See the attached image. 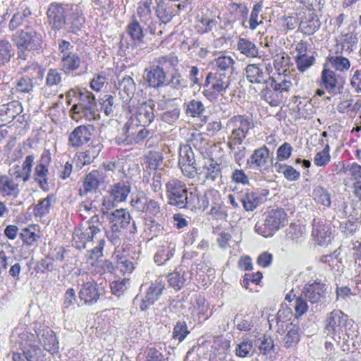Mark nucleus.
Listing matches in <instances>:
<instances>
[{
	"label": "nucleus",
	"mask_w": 361,
	"mask_h": 361,
	"mask_svg": "<svg viewBox=\"0 0 361 361\" xmlns=\"http://www.w3.org/2000/svg\"><path fill=\"white\" fill-rule=\"evenodd\" d=\"M131 190V185L128 181H119L111 185L107 194L117 203L126 202Z\"/></svg>",
	"instance_id": "obj_34"
},
{
	"label": "nucleus",
	"mask_w": 361,
	"mask_h": 361,
	"mask_svg": "<svg viewBox=\"0 0 361 361\" xmlns=\"http://www.w3.org/2000/svg\"><path fill=\"white\" fill-rule=\"evenodd\" d=\"M166 196L168 204L179 209H189L193 210V195H196L197 187L188 190L186 184L182 180L170 178L165 185Z\"/></svg>",
	"instance_id": "obj_3"
},
{
	"label": "nucleus",
	"mask_w": 361,
	"mask_h": 361,
	"mask_svg": "<svg viewBox=\"0 0 361 361\" xmlns=\"http://www.w3.org/2000/svg\"><path fill=\"white\" fill-rule=\"evenodd\" d=\"M235 63V61L233 58L229 55H226L225 53H221L214 60L217 71L219 72L224 71V73L230 71L231 73L233 71Z\"/></svg>",
	"instance_id": "obj_47"
},
{
	"label": "nucleus",
	"mask_w": 361,
	"mask_h": 361,
	"mask_svg": "<svg viewBox=\"0 0 361 361\" xmlns=\"http://www.w3.org/2000/svg\"><path fill=\"white\" fill-rule=\"evenodd\" d=\"M286 329L288 331L285 338V347L290 348L296 345L300 341V327L292 322L286 324Z\"/></svg>",
	"instance_id": "obj_46"
},
{
	"label": "nucleus",
	"mask_w": 361,
	"mask_h": 361,
	"mask_svg": "<svg viewBox=\"0 0 361 361\" xmlns=\"http://www.w3.org/2000/svg\"><path fill=\"white\" fill-rule=\"evenodd\" d=\"M13 40L18 49V59L27 60L31 51L42 47L43 37L39 25L17 31L13 36Z\"/></svg>",
	"instance_id": "obj_2"
},
{
	"label": "nucleus",
	"mask_w": 361,
	"mask_h": 361,
	"mask_svg": "<svg viewBox=\"0 0 361 361\" xmlns=\"http://www.w3.org/2000/svg\"><path fill=\"white\" fill-rule=\"evenodd\" d=\"M72 6L56 2L51 3L47 11L48 23L52 30L59 31L67 23L68 13Z\"/></svg>",
	"instance_id": "obj_13"
},
{
	"label": "nucleus",
	"mask_w": 361,
	"mask_h": 361,
	"mask_svg": "<svg viewBox=\"0 0 361 361\" xmlns=\"http://www.w3.org/2000/svg\"><path fill=\"white\" fill-rule=\"evenodd\" d=\"M51 160V152L49 150L44 151L40 157L39 163L36 165L33 178L38 183L43 190H48L47 176L49 173L48 166Z\"/></svg>",
	"instance_id": "obj_24"
},
{
	"label": "nucleus",
	"mask_w": 361,
	"mask_h": 361,
	"mask_svg": "<svg viewBox=\"0 0 361 361\" xmlns=\"http://www.w3.org/2000/svg\"><path fill=\"white\" fill-rule=\"evenodd\" d=\"M313 197L314 201L320 205L329 207L331 204V194L323 187H317L313 190Z\"/></svg>",
	"instance_id": "obj_51"
},
{
	"label": "nucleus",
	"mask_w": 361,
	"mask_h": 361,
	"mask_svg": "<svg viewBox=\"0 0 361 361\" xmlns=\"http://www.w3.org/2000/svg\"><path fill=\"white\" fill-rule=\"evenodd\" d=\"M176 244L169 236H166L160 241L157 251L154 255V262L158 265L166 263L173 255Z\"/></svg>",
	"instance_id": "obj_31"
},
{
	"label": "nucleus",
	"mask_w": 361,
	"mask_h": 361,
	"mask_svg": "<svg viewBox=\"0 0 361 361\" xmlns=\"http://www.w3.org/2000/svg\"><path fill=\"white\" fill-rule=\"evenodd\" d=\"M288 224V215L282 208L270 210L264 220L258 221L255 226V231L265 238L271 237L281 228Z\"/></svg>",
	"instance_id": "obj_6"
},
{
	"label": "nucleus",
	"mask_w": 361,
	"mask_h": 361,
	"mask_svg": "<svg viewBox=\"0 0 361 361\" xmlns=\"http://www.w3.org/2000/svg\"><path fill=\"white\" fill-rule=\"evenodd\" d=\"M104 216L110 228L124 231L130 224L131 215L126 209H117L111 212H104Z\"/></svg>",
	"instance_id": "obj_27"
},
{
	"label": "nucleus",
	"mask_w": 361,
	"mask_h": 361,
	"mask_svg": "<svg viewBox=\"0 0 361 361\" xmlns=\"http://www.w3.org/2000/svg\"><path fill=\"white\" fill-rule=\"evenodd\" d=\"M205 108L202 102L192 99L187 104L186 114L191 117H199L203 114Z\"/></svg>",
	"instance_id": "obj_56"
},
{
	"label": "nucleus",
	"mask_w": 361,
	"mask_h": 361,
	"mask_svg": "<svg viewBox=\"0 0 361 361\" xmlns=\"http://www.w3.org/2000/svg\"><path fill=\"white\" fill-rule=\"evenodd\" d=\"M152 0H142L138 3L137 16L138 21L146 26L145 32L151 35L156 34L157 22L154 21L152 11Z\"/></svg>",
	"instance_id": "obj_19"
},
{
	"label": "nucleus",
	"mask_w": 361,
	"mask_h": 361,
	"mask_svg": "<svg viewBox=\"0 0 361 361\" xmlns=\"http://www.w3.org/2000/svg\"><path fill=\"white\" fill-rule=\"evenodd\" d=\"M155 12L157 18L160 20V25L167 24L174 16L172 4L163 0H160L157 3Z\"/></svg>",
	"instance_id": "obj_41"
},
{
	"label": "nucleus",
	"mask_w": 361,
	"mask_h": 361,
	"mask_svg": "<svg viewBox=\"0 0 361 361\" xmlns=\"http://www.w3.org/2000/svg\"><path fill=\"white\" fill-rule=\"evenodd\" d=\"M156 102L149 99L137 104L135 109L130 110L132 116L139 123L140 126H147L152 123L157 116Z\"/></svg>",
	"instance_id": "obj_15"
},
{
	"label": "nucleus",
	"mask_w": 361,
	"mask_h": 361,
	"mask_svg": "<svg viewBox=\"0 0 361 361\" xmlns=\"http://www.w3.org/2000/svg\"><path fill=\"white\" fill-rule=\"evenodd\" d=\"M119 94L123 99L128 100L131 98L135 90V83L130 76H125L119 82Z\"/></svg>",
	"instance_id": "obj_43"
},
{
	"label": "nucleus",
	"mask_w": 361,
	"mask_h": 361,
	"mask_svg": "<svg viewBox=\"0 0 361 361\" xmlns=\"http://www.w3.org/2000/svg\"><path fill=\"white\" fill-rule=\"evenodd\" d=\"M165 288V283L158 279L149 285H142L140 293L134 298V303L139 302L138 306L141 311L147 310L161 297Z\"/></svg>",
	"instance_id": "obj_8"
},
{
	"label": "nucleus",
	"mask_w": 361,
	"mask_h": 361,
	"mask_svg": "<svg viewBox=\"0 0 361 361\" xmlns=\"http://www.w3.org/2000/svg\"><path fill=\"white\" fill-rule=\"evenodd\" d=\"M292 315V310L288 307H282L278 311L275 317V320L277 325L279 326V328L281 327V329L283 332H284V324L286 325V324H288L287 322L291 319Z\"/></svg>",
	"instance_id": "obj_57"
},
{
	"label": "nucleus",
	"mask_w": 361,
	"mask_h": 361,
	"mask_svg": "<svg viewBox=\"0 0 361 361\" xmlns=\"http://www.w3.org/2000/svg\"><path fill=\"white\" fill-rule=\"evenodd\" d=\"M74 46L66 40L59 41V50L61 53V71L66 75H71L77 71L81 64V59L74 52Z\"/></svg>",
	"instance_id": "obj_9"
},
{
	"label": "nucleus",
	"mask_w": 361,
	"mask_h": 361,
	"mask_svg": "<svg viewBox=\"0 0 361 361\" xmlns=\"http://www.w3.org/2000/svg\"><path fill=\"white\" fill-rule=\"evenodd\" d=\"M346 170L350 175V180L353 182V184L361 183V165L357 163H352L348 165Z\"/></svg>",
	"instance_id": "obj_64"
},
{
	"label": "nucleus",
	"mask_w": 361,
	"mask_h": 361,
	"mask_svg": "<svg viewBox=\"0 0 361 361\" xmlns=\"http://www.w3.org/2000/svg\"><path fill=\"white\" fill-rule=\"evenodd\" d=\"M200 175L204 178V181L212 183L221 176V169L220 164L213 159L204 162L200 170Z\"/></svg>",
	"instance_id": "obj_36"
},
{
	"label": "nucleus",
	"mask_w": 361,
	"mask_h": 361,
	"mask_svg": "<svg viewBox=\"0 0 361 361\" xmlns=\"http://www.w3.org/2000/svg\"><path fill=\"white\" fill-rule=\"evenodd\" d=\"M231 85L230 76L226 73H212V85L205 88L202 94L210 102L217 101L219 95L226 92Z\"/></svg>",
	"instance_id": "obj_14"
},
{
	"label": "nucleus",
	"mask_w": 361,
	"mask_h": 361,
	"mask_svg": "<svg viewBox=\"0 0 361 361\" xmlns=\"http://www.w3.org/2000/svg\"><path fill=\"white\" fill-rule=\"evenodd\" d=\"M269 79L271 80V87L276 92V97H274L272 93H265L264 94V99L271 106H277L282 102L284 94H288L293 87V82L290 77L281 75V74L276 78L269 77Z\"/></svg>",
	"instance_id": "obj_10"
},
{
	"label": "nucleus",
	"mask_w": 361,
	"mask_h": 361,
	"mask_svg": "<svg viewBox=\"0 0 361 361\" xmlns=\"http://www.w3.org/2000/svg\"><path fill=\"white\" fill-rule=\"evenodd\" d=\"M62 81L61 73L54 68H51L48 71L46 76V85L49 87L58 86Z\"/></svg>",
	"instance_id": "obj_62"
},
{
	"label": "nucleus",
	"mask_w": 361,
	"mask_h": 361,
	"mask_svg": "<svg viewBox=\"0 0 361 361\" xmlns=\"http://www.w3.org/2000/svg\"><path fill=\"white\" fill-rule=\"evenodd\" d=\"M326 289V285L321 281H309L302 288L301 293L311 304L318 305L324 300Z\"/></svg>",
	"instance_id": "obj_22"
},
{
	"label": "nucleus",
	"mask_w": 361,
	"mask_h": 361,
	"mask_svg": "<svg viewBox=\"0 0 361 361\" xmlns=\"http://www.w3.org/2000/svg\"><path fill=\"white\" fill-rule=\"evenodd\" d=\"M163 156L161 152L149 151L144 157V164L148 171H159V167L163 162Z\"/></svg>",
	"instance_id": "obj_42"
},
{
	"label": "nucleus",
	"mask_w": 361,
	"mask_h": 361,
	"mask_svg": "<svg viewBox=\"0 0 361 361\" xmlns=\"http://www.w3.org/2000/svg\"><path fill=\"white\" fill-rule=\"evenodd\" d=\"M156 113L162 121L171 125L179 118L180 110L166 100H160L157 102Z\"/></svg>",
	"instance_id": "obj_29"
},
{
	"label": "nucleus",
	"mask_w": 361,
	"mask_h": 361,
	"mask_svg": "<svg viewBox=\"0 0 361 361\" xmlns=\"http://www.w3.org/2000/svg\"><path fill=\"white\" fill-rule=\"evenodd\" d=\"M245 76L247 80L252 84L267 83L268 73L264 71L261 64H248L245 68Z\"/></svg>",
	"instance_id": "obj_35"
},
{
	"label": "nucleus",
	"mask_w": 361,
	"mask_h": 361,
	"mask_svg": "<svg viewBox=\"0 0 361 361\" xmlns=\"http://www.w3.org/2000/svg\"><path fill=\"white\" fill-rule=\"evenodd\" d=\"M101 233V229L99 226H82L75 229L73 234V241L75 247L81 249L86 247V244L91 243L94 238H97V235Z\"/></svg>",
	"instance_id": "obj_21"
},
{
	"label": "nucleus",
	"mask_w": 361,
	"mask_h": 361,
	"mask_svg": "<svg viewBox=\"0 0 361 361\" xmlns=\"http://www.w3.org/2000/svg\"><path fill=\"white\" fill-rule=\"evenodd\" d=\"M167 85L173 91H179L188 87V82L183 78L178 69H176L166 81V86Z\"/></svg>",
	"instance_id": "obj_49"
},
{
	"label": "nucleus",
	"mask_w": 361,
	"mask_h": 361,
	"mask_svg": "<svg viewBox=\"0 0 361 361\" xmlns=\"http://www.w3.org/2000/svg\"><path fill=\"white\" fill-rule=\"evenodd\" d=\"M144 78L149 87L152 88L162 87L166 84V73L159 64L146 68Z\"/></svg>",
	"instance_id": "obj_30"
},
{
	"label": "nucleus",
	"mask_w": 361,
	"mask_h": 361,
	"mask_svg": "<svg viewBox=\"0 0 361 361\" xmlns=\"http://www.w3.org/2000/svg\"><path fill=\"white\" fill-rule=\"evenodd\" d=\"M20 26L23 27V29L39 26L30 8L23 4L20 5L9 22V28L11 30H14Z\"/></svg>",
	"instance_id": "obj_16"
},
{
	"label": "nucleus",
	"mask_w": 361,
	"mask_h": 361,
	"mask_svg": "<svg viewBox=\"0 0 361 361\" xmlns=\"http://www.w3.org/2000/svg\"><path fill=\"white\" fill-rule=\"evenodd\" d=\"M132 18V21L127 26V32L133 41L140 42L144 38L145 30L135 16Z\"/></svg>",
	"instance_id": "obj_45"
},
{
	"label": "nucleus",
	"mask_w": 361,
	"mask_h": 361,
	"mask_svg": "<svg viewBox=\"0 0 361 361\" xmlns=\"http://www.w3.org/2000/svg\"><path fill=\"white\" fill-rule=\"evenodd\" d=\"M53 200V195H49L47 197L41 200L34 207V215L35 216L42 217L48 214L52 205Z\"/></svg>",
	"instance_id": "obj_50"
},
{
	"label": "nucleus",
	"mask_w": 361,
	"mask_h": 361,
	"mask_svg": "<svg viewBox=\"0 0 361 361\" xmlns=\"http://www.w3.org/2000/svg\"><path fill=\"white\" fill-rule=\"evenodd\" d=\"M238 50L247 57L255 58L259 51L255 44L245 38H240L237 44Z\"/></svg>",
	"instance_id": "obj_44"
},
{
	"label": "nucleus",
	"mask_w": 361,
	"mask_h": 361,
	"mask_svg": "<svg viewBox=\"0 0 361 361\" xmlns=\"http://www.w3.org/2000/svg\"><path fill=\"white\" fill-rule=\"evenodd\" d=\"M101 108L108 116H114L117 112V104L115 98L111 95H104L102 99Z\"/></svg>",
	"instance_id": "obj_54"
},
{
	"label": "nucleus",
	"mask_w": 361,
	"mask_h": 361,
	"mask_svg": "<svg viewBox=\"0 0 361 361\" xmlns=\"http://www.w3.org/2000/svg\"><path fill=\"white\" fill-rule=\"evenodd\" d=\"M103 287H99L94 281L84 282L80 287L78 295L85 305L96 304L103 294Z\"/></svg>",
	"instance_id": "obj_23"
},
{
	"label": "nucleus",
	"mask_w": 361,
	"mask_h": 361,
	"mask_svg": "<svg viewBox=\"0 0 361 361\" xmlns=\"http://www.w3.org/2000/svg\"><path fill=\"white\" fill-rule=\"evenodd\" d=\"M269 194V192L267 189L256 190H247L241 192L239 199L245 210L252 212L265 200L266 197Z\"/></svg>",
	"instance_id": "obj_20"
},
{
	"label": "nucleus",
	"mask_w": 361,
	"mask_h": 361,
	"mask_svg": "<svg viewBox=\"0 0 361 361\" xmlns=\"http://www.w3.org/2000/svg\"><path fill=\"white\" fill-rule=\"evenodd\" d=\"M167 277L169 286L176 290H180L187 281V274L181 269L174 271L169 274Z\"/></svg>",
	"instance_id": "obj_48"
},
{
	"label": "nucleus",
	"mask_w": 361,
	"mask_h": 361,
	"mask_svg": "<svg viewBox=\"0 0 361 361\" xmlns=\"http://www.w3.org/2000/svg\"><path fill=\"white\" fill-rule=\"evenodd\" d=\"M157 62L161 67L167 68L169 66V67L173 68L175 71L176 69H178L177 67L179 63V60L177 56H176L174 54H170L166 56L159 57Z\"/></svg>",
	"instance_id": "obj_63"
},
{
	"label": "nucleus",
	"mask_w": 361,
	"mask_h": 361,
	"mask_svg": "<svg viewBox=\"0 0 361 361\" xmlns=\"http://www.w3.org/2000/svg\"><path fill=\"white\" fill-rule=\"evenodd\" d=\"M178 164V165H193L197 164L195 158V154L191 147L188 145H184L180 147Z\"/></svg>",
	"instance_id": "obj_52"
},
{
	"label": "nucleus",
	"mask_w": 361,
	"mask_h": 361,
	"mask_svg": "<svg viewBox=\"0 0 361 361\" xmlns=\"http://www.w3.org/2000/svg\"><path fill=\"white\" fill-rule=\"evenodd\" d=\"M252 348V341L248 338H243L236 346L235 355L241 358H245L249 355Z\"/></svg>",
	"instance_id": "obj_60"
},
{
	"label": "nucleus",
	"mask_w": 361,
	"mask_h": 361,
	"mask_svg": "<svg viewBox=\"0 0 361 361\" xmlns=\"http://www.w3.org/2000/svg\"><path fill=\"white\" fill-rule=\"evenodd\" d=\"M348 322V317L339 310L330 312L325 321V331L336 341H339L341 334L345 329Z\"/></svg>",
	"instance_id": "obj_11"
},
{
	"label": "nucleus",
	"mask_w": 361,
	"mask_h": 361,
	"mask_svg": "<svg viewBox=\"0 0 361 361\" xmlns=\"http://www.w3.org/2000/svg\"><path fill=\"white\" fill-rule=\"evenodd\" d=\"M103 145L99 140H93L88 145L87 149L85 152L77 153L75 156L74 161L76 167L82 169L85 165L90 164L98 157Z\"/></svg>",
	"instance_id": "obj_26"
},
{
	"label": "nucleus",
	"mask_w": 361,
	"mask_h": 361,
	"mask_svg": "<svg viewBox=\"0 0 361 361\" xmlns=\"http://www.w3.org/2000/svg\"><path fill=\"white\" fill-rule=\"evenodd\" d=\"M270 152L265 146L255 149L250 158L247 160V165L252 169L260 171L267 169V164L269 160Z\"/></svg>",
	"instance_id": "obj_32"
},
{
	"label": "nucleus",
	"mask_w": 361,
	"mask_h": 361,
	"mask_svg": "<svg viewBox=\"0 0 361 361\" xmlns=\"http://www.w3.org/2000/svg\"><path fill=\"white\" fill-rule=\"evenodd\" d=\"M33 330L35 334L27 328H18L13 331L11 341L18 345L21 350V353H13V361H42V350L38 343L51 354L58 352L59 341L50 327L44 324L36 323Z\"/></svg>",
	"instance_id": "obj_1"
},
{
	"label": "nucleus",
	"mask_w": 361,
	"mask_h": 361,
	"mask_svg": "<svg viewBox=\"0 0 361 361\" xmlns=\"http://www.w3.org/2000/svg\"><path fill=\"white\" fill-rule=\"evenodd\" d=\"M13 54L11 44L7 40H0V65L8 63Z\"/></svg>",
	"instance_id": "obj_55"
},
{
	"label": "nucleus",
	"mask_w": 361,
	"mask_h": 361,
	"mask_svg": "<svg viewBox=\"0 0 361 361\" xmlns=\"http://www.w3.org/2000/svg\"><path fill=\"white\" fill-rule=\"evenodd\" d=\"M130 205L145 221L158 219L162 215L161 204L144 193L133 195Z\"/></svg>",
	"instance_id": "obj_7"
},
{
	"label": "nucleus",
	"mask_w": 361,
	"mask_h": 361,
	"mask_svg": "<svg viewBox=\"0 0 361 361\" xmlns=\"http://www.w3.org/2000/svg\"><path fill=\"white\" fill-rule=\"evenodd\" d=\"M94 131L92 125H81L76 127L69 135V145L73 147H80L91 140Z\"/></svg>",
	"instance_id": "obj_28"
},
{
	"label": "nucleus",
	"mask_w": 361,
	"mask_h": 361,
	"mask_svg": "<svg viewBox=\"0 0 361 361\" xmlns=\"http://www.w3.org/2000/svg\"><path fill=\"white\" fill-rule=\"evenodd\" d=\"M30 76L19 79L16 85V91L20 93H30L33 89V80L43 78V70L37 64L32 63L27 70Z\"/></svg>",
	"instance_id": "obj_25"
},
{
	"label": "nucleus",
	"mask_w": 361,
	"mask_h": 361,
	"mask_svg": "<svg viewBox=\"0 0 361 361\" xmlns=\"http://www.w3.org/2000/svg\"><path fill=\"white\" fill-rule=\"evenodd\" d=\"M227 126L231 128V133L228 137L227 145L231 151L242 145L247 137L249 130L254 127L252 119L245 115H237L231 118L227 122Z\"/></svg>",
	"instance_id": "obj_5"
},
{
	"label": "nucleus",
	"mask_w": 361,
	"mask_h": 361,
	"mask_svg": "<svg viewBox=\"0 0 361 361\" xmlns=\"http://www.w3.org/2000/svg\"><path fill=\"white\" fill-rule=\"evenodd\" d=\"M102 183V176L99 171L94 170L86 175L83 188L85 194L88 192H94L99 188Z\"/></svg>",
	"instance_id": "obj_40"
},
{
	"label": "nucleus",
	"mask_w": 361,
	"mask_h": 361,
	"mask_svg": "<svg viewBox=\"0 0 361 361\" xmlns=\"http://www.w3.org/2000/svg\"><path fill=\"white\" fill-rule=\"evenodd\" d=\"M312 235L319 245H326L331 243V227L326 219L315 217L312 220Z\"/></svg>",
	"instance_id": "obj_18"
},
{
	"label": "nucleus",
	"mask_w": 361,
	"mask_h": 361,
	"mask_svg": "<svg viewBox=\"0 0 361 361\" xmlns=\"http://www.w3.org/2000/svg\"><path fill=\"white\" fill-rule=\"evenodd\" d=\"M34 160L33 155H27L21 166L14 164L10 167V169L25 183L31 177Z\"/></svg>",
	"instance_id": "obj_37"
},
{
	"label": "nucleus",
	"mask_w": 361,
	"mask_h": 361,
	"mask_svg": "<svg viewBox=\"0 0 361 361\" xmlns=\"http://www.w3.org/2000/svg\"><path fill=\"white\" fill-rule=\"evenodd\" d=\"M193 210H205L209 205H222L221 195L218 190L214 189L207 190L203 195H200L197 188L196 195H193L192 201Z\"/></svg>",
	"instance_id": "obj_17"
},
{
	"label": "nucleus",
	"mask_w": 361,
	"mask_h": 361,
	"mask_svg": "<svg viewBox=\"0 0 361 361\" xmlns=\"http://www.w3.org/2000/svg\"><path fill=\"white\" fill-rule=\"evenodd\" d=\"M329 151V145H326L322 151L316 153L314 157V163L317 166H326L330 161L331 156Z\"/></svg>",
	"instance_id": "obj_61"
},
{
	"label": "nucleus",
	"mask_w": 361,
	"mask_h": 361,
	"mask_svg": "<svg viewBox=\"0 0 361 361\" xmlns=\"http://www.w3.org/2000/svg\"><path fill=\"white\" fill-rule=\"evenodd\" d=\"M321 80L322 86L331 94H336L340 91L338 78L334 71L324 68L322 72Z\"/></svg>",
	"instance_id": "obj_38"
},
{
	"label": "nucleus",
	"mask_w": 361,
	"mask_h": 361,
	"mask_svg": "<svg viewBox=\"0 0 361 361\" xmlns=\"http://www.w3.org/2000/svg\"><path fill=\"white\" fill-rule=\"evenodd\" d=\"M139 126H140L139 123L131 117L123 127L121 133L116 136V142L118 145H131L135 142Z\"/></svg>",
	"instance_id": "obj_33"
},
{
	"label": "nucleus",
	"mask_w": 361,
	"mask_h": 361,
	"mask_svg": "<svg viewBox=\"0 0 361 361\" xmlns=\"http://www.w3.org/2000/svg\"><path fill=\"white\" fill-rule=\"evenodd\" d=\"M85 22V18L82 11L76 6L75 8L72 7V10L68 13L67 23L70 24L71 31L76 33L83 27Z\"/></svg>",
	"instance_id": "obj_39"
},
{
	"label": "nucleus",
	"mask_w": 361,
	"mask_h": 361,
	"mask_svg": "<svg viewBox=\"0 0 361 361\" xmlns=\"http://www.w3.org/2000/svg\"><path fill=\"white\" fill-rule=\"evenodd\" d=\"M25 183L9 169L0 175V195L4 198H17Z\"/></svg>",
	"instance_id": "obj_12"
},
{
	"label": "nucleus",
	"mask_w": 361,
	"mask_h": 361,
	"mask_svg": "<svg viewBox=\"0 0 361 361\" xmlns=\"http://www.w3.org/2000/svg\"><path fill=\"white\" fill-rule=\"evenodd\" d=\"M129 279H123L121 280L114 281L111 283L110 288L112 295L119 298L122 296L128 289L129 285Z\"/></svg>",
	"instance_id": "obj_59"
},
{
	"label": "nucleus",
	"mask_w": 361,
	"mask_h": 361,
	"mask_svg": "<svg viewBox=\"0 0 361 361\" xmlns=\"http://www.w3.org/2000/svg\"><path fill=\"white\" fill-rule=\"evenodd\" d=\"M321 23L317 16H312L308 19L302 20L300 23L301 31L307 35H312L320 27Z\"/></svg>",
	"instance_id": "obj_53"
},
{
	"label": "nucleus",
	"mask_w": 361,
	"mask_h": 361,
	"mask_svg": "<svg viewBox=\"0 0 361 361\" xmlns=\"http://www.w3.org/2000/svg\"><path fill=\"white\" fill-rule=\"evenodd\" d=\"M190 334L188 326L185 322H177L175 324L172 338L175 340H178L180 343L183 341L187 336Z\"/></svg>",
	"instance_id": "obj_58"
},
{
	"label": "nucleus",
	"mask_w": 361,
	"mask_h": 361,
	"mask_svg": "<svg viewBox=\"0 0 361 361\" xmlns=\"http://www.w3.org/2000/svg\"><path fill=\"white\" fill-rule=\"evenodd\" d=\"M71 118L77 121L85 119L88 121H97L100 118L95 97L90 91L85 90L80 93L78 102L74 104L71 110Z\"/></svg>",
	"instance_id": "obj_4"
}]
</instances>
